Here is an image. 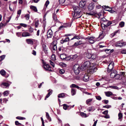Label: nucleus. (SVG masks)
Returning a JSON list of instances; mask_svg holds the SVG:
<instances>
[{"label": "nucleus", "mask_w": 126, "mask_h": 126, "mask_svg": "<svg viewBox=\"0 0 126 126\" xmlns=\"http://www.w3.org/2000/svg\"><path fill=\"white\" fill-rule=\"evenodd\" d=\"M86 0H82L79 3V6L81 8H84L85 5Z\"/></svg>", "instance_id": "obj_10"}, {"label": "nucleus", "mask_w": 126, "mask_h": 126, "mask_svg": "<svg viewBox=\"0 0 126 126\" xmlns=\"http://www.w3.org/2000/svg\"><path fill=\"white\" fill-rule=\"evenodd\" d=\"M15 124L16 126H19L21 124V123H19L17 121H16L15 122Z\"/></svg>", "instance_id": "obj_63"}, {"label": "nucleus", "mask_w": 126, "mask_h": 126, "mask_svg": "<svg viewBox=\"0 0 126 126\" xmlns=\"http://www.w3.org/2000/svg\"><path fill=\"white\" fill-rule=\"evenodd\" d=\"M110 76L111 78H115V79H117L120 78V75L118 74H117V71L115 70L111 72Z\"/></svg>", "instance_id": "obj_1"}, {"label": "nucleus", "mask_w": 126, "mask_h": 126, "mask_svg": "<svg viewBox=\"0 0 126 126\" xmlns=\"http://www.w3.org/2000/svg\"><path fill=\"white\" fill-rule=\"evenodd\" d=\"M103 32H102L100 33L98 36V38H100L101 39H102L104 37L103 36Z\"/></svg>", "instance_id": "obj_42"}, {"label": "nucleus", "mask_w": 126, "mask_h": 126, "mask_svg": "<svg viewBox=\"0 0 126 126\" xmlns=\"http://www.w3.org/2000/svg\"><path fill=\"white\" fill-rule=\"evenodd\" d=\"M25 17L27 20H28L30 18V16L29 14H27L25 16Z\"/></svg>", "instance_id": "obj_51"}, {"label": "nucleus", "mask_w": 126, "mask_h": 126, "mask_svg": "<svg viewBox=\"0 0 126 126\" xmlns=\"http://www.w3.org/2000/svg\"><path fill=\"white\" fill-rule=\"evenodd\" d=\"M5 56L4 55H2L0 56V61H1L3 60L5 58Z\"/></svg>", "instance_id": "obj_44"}, {"label": "nucleus", "mask_w": 126, "mask_h": 126, "mask_svg": "<svg viewBox=\"0 0 126 126\" xmlns=\"http://www.w3.org/2000/svg\"><path fill=\"white\" fill-rule=\"evenodd\" d=\"M42 47L45 53H47V46L45 44H43L42 45Z\"/></svg>", "instance_id": "obj_19"}, {"label": "nucleus", "mask_w": 126, "mask_h": 126, "mask_svg": "<svg viewBox=\"0 0 126 126\" xmlns=\"http://www.w3.org/2000/svg\"><path fill=\"white\" fill-rule=\"evenodd\" d=\"M92 66L90 62L89 61H86L84 62L82 65V66L84 67L85 69H86Z\"/></svg>", "instance_id": "obj_3"}, {"label": "nucleus", "mask_w": 126, "mask_h": 126, "mask_svg": "<svg viewBox=\"0 0 126 126\" xmlns=\"http://www.w3.org/2000/svg\"><path fill=\"white\" fill-rule=\"evenodd\" d=\"M64 72V70L63 69H61L59 71V73L61 74H63Z\"/></svg>", "instance_id": "obj_60"}, {"label": "nucleus", "mask_w": 126, "mask_h": 126, "mask_svg": "<svg viewBox=\"0 0 126 126\" xmlns=\"http://www.w3.org/2000/svg\"><path fill=\"white\" fill-rule=\"evenodd\" d=\"M118 120H119L120 121H122V117H123V115L122 113H119L118 114Z\"/></svg>", "instance_id": "obj_34"}, {"label": "nucleus", "mask_w": 126, "mask_h": 126, "mask_svg": "<svg viewBox=\"0 0 126 126\" xmlns=\"http://www.w3.org/2000/svg\"><path fill=\"white\" fill-rule=\"evenodd\" d=\"M114 22V21H112L111 22L110 21H108L107 20L106 22L107 23L106 24V27L107 28L108 27V26H110L111 24H112V22Z\"/></svg>", "instance_id": "obj_25"}, {"label": "nucleus", "mask_w": 126, "mask_h": 126, "mask_svg": "<svg viewBox=\"0 0 126 126\" xmlns=\"http://www.w3.org/2000/svg\"><path fill=\"white\" fill-rule=\"evenodd\" d=\"M96 99L99 100H100L101 99V98L100 96H96Z\"/></svg>", "instance_id": "obj_61"}, {"label": "nucleus", "mask_w": 126, "mask_h": 126, "mask_svg": "<svg viewBox=\"0 0 126 126\" xmlns=\"http://www.w3.org/2000/svg\"><path fill=\"white\" fill-rule=\"evenodd\" d=\"M109 102L108 100H104L102 101V102L104 103L105 104H107L109 103Z\"/></svg>", "instance_id": "obj_56"}, {"label": "nucleus", "mask_w": 126, "mask_h": 126, "mask_svg": "<svg viewBox=\"0 0 126 126\" xmlns=\"http://www.w3.org/2000/svg\"><path fill=\"white\" fill-rule=\"evenodd\" d=\"M89 74H85L83 78V79L84 81H87L89 79Z\"/></svg>", "instance_id": "obj_13"}, {"label": "nucleus", "mask_w": 126, "mask_h": 126, "mask_svg": "<svg viewBox=\"0 0 126 126\" xmlns=\"http://www.w3.org/2000/svg\"><path fill=\"white\" fill-rule=\"evenodd\" d=\"M118 31H115V32H114L113 33H112L111 35H112V37L114 36L116 34V33H117L118 32Z\"/></svg>", "instance_id": "obj_62"}, {"label": "nucleus", "mask_w": 126, "mask_h": 126, "mask_svg": "<svg viewBox=\"0 0 126 126\" xmlns=\"http://www.w3.org/2000/svg\"><path fill=\"white\" fill-rule=\"evenodd\" d=\"M6 73L5 71L3 69H2L0 71V74L2 76H5L6 75Z\"/></svg>", "instance_id": "obj_33"}, {"label": "nucleus", "mask_w": 126, "mask_h": 126, "mask_svg": "<svg viewBox=\"0 0 126 126\" xmlns=\"http://www.w3.org/2000/svg\"><path fill=\"white\" fill-rule=\"evenodd\" d=\"M92 66H91L90 68V73H93L95 72L97 70V68L96 67H92Z\"/></svg>", "instance_id": "obj_8"}, {"label": "nucleus", "mask_w": 126, "mask_h": 126, "mask_svg": "<svg viewBox=\"0 0 126 126\" xmlns=\"http://www.w3.org/2000/svg\"><path fill=\"white\" fill-rule=\"evenodd\" d=\"M94 110L95 109L94 108V107L92 106H91L89 107L87 109L89 111H91L92 110L94 111Z\"/></svg>", "instance_id": "obj_35"}, {"label": "nucleus", "mask_w": 126, "mask_h": 126, "mask_svg": "<svg viewBox=\"0 0 126 126\" xmlns=\"http://www.w3.org/2000/svg\"><path fill=\"white\" fill-rule=\"evenodd\" d=\"M114 50L113 49L110 50V49H106L105 50V52L107 53L108 51H109V52L108 53L109 54H110L111 53L113 52V51Z\"/></svg>", "instance_id": "obj_38"}, {"label": "nucleus", "mask_w": 126, "mask_h": 126, "mask_svg": "<svg viewBox=\"0 0 126 126\" xmlns=\"http://www.w3.org/2000/svg\"><path fill=\"white\" fill-rule=\"evenodd\" d=\"M51 59L53 61H55L56 60L55 56V55L53 54L52 55Z\"/></svg>", "instance_id": "obj_45"}, {"label": "nucleus", "mask_w": 126, "mask_h": 126, "mask_svg": "<svg viewBox=\"0 0 126 126\" xmlns=\"http://www.w3.org/2000/svg\"><path fill=\"white\" fill-rule=\"evenodd\" d=\"M92 66H91L90 68V73H93L95 72L97 70V68L96 67H92Z\"/></svg>", "instance_id": "obj_9"}, {"label": "nucleus", "mask_w": 126, "mask_h": 126, "mask_svg": "<svg viewBox=\"0 0 126 126\" xmlns=\"http://www.w3.org/2000/svg\"><path fill=\"white\" fill-rule=\"evenodd\" d=\"M105 93L106 96L108 97H109L113 94L110 91L105 92Z\"/></svg>", "instance_id": "obj_20"}, {"label": "nucleus", "mask_w": 126, "mask_h": 126, "mask_svg": "<svg viewBox=\"0 0 126 126\" xmlns=\"http://www.w3.org/2000/svg\"><path fill=\"white\" fill-rule=\"evenodd\" d=\"M1 86L3 88H6L8 86V83L6 82H3L1 84Z\"/></svg>", "instance_id": "obj_26"}, {"label": "nucleus", "mask_w": 126, "mask_h": 126, "mask_svg": "<svg viewBox=\"0 0 126 126\" xmlns=\"http://www.w3.org/2000/svg\"><path fill=\"white\" fill-rule=\"evenodd\" d=\"M49 63H50V64L53 67H55L54 63L51 60L49 61Z\"/></svg>", "instance_id": "obj_52"}, {"label": "nucleus", "mask_w": 126, "mask_h": 126, "mask_svg": "<svg viewBox=\"0 0 126 126\" xmlns=\"http://www.w3.org/2000/svg\"><path fill=\"white\" fill-rule=\"evenodd\" d=\"M69 26L67 25H63L61 26L59 28V30H62L65 28H66L67 27H68Z\"/></svg>", "instance_id": "obj_30"}, {"label": "nucleus", "mask_w": 126, "mask_h": 126, "mask_svg": "<svg viewBox=\"0 0 126 126\" xmlns=\"http://www.w3.org/2000/svg\"><path fill=\"white\" fill-rule=\"evenodd\" d=\"M76 13V14H73V13L72 14V15L73 16L75 17V19H77L81 17V12L79 13Z\"/></svg>", "instance_id": "obj_12"}, {"label": "nucleus", "mask_w": 126, "mask_h": 126, "mask_svg": "<svg viewBox=\"0 0 126 126\" xmlns=\"http://www.w3.org/2000/svg\"><path fill=\"white\" fill-rule=\"evenodd\" d=\"M73 69L76 75L80 73V67L78 64H76L73 66Z\"/></svg>", "instance_id": "obj_2"}, {"label": "nucleus", "mask_w": 126, "mask_h": 126, "mask_svg": "<svg viewBox=\"0 0 126 126\" xmlns=\"http://www.w3.org/2000/svg\"><path fill=\"white\" fill-rule=\"evenodd\" d=\"M3 94L5 96H7L8 95V91H5L3 92Z\"/></svg>", "instance_id": "obj_47"}, {"label": "nucleus", "mask_w": 126, "mask_h": 126, "mask_svg": "<svg viewBox=\"0 0 126 126\" xmlns=\"http://www.w3.org/2000/svg\"><path fill=\"white\" fill-rule=\"evenodd\" d=\"M87 14L89 15L92 16L94 15L95 14V13L94 12H91L89 13H87Z\"/></svg>", "instance_id": "obj_50"}, {"label": "nucleus", "mask_w": 126, "mask_h": 126, "mask_svg": "<svg viewBox=\"0 0 126 126\" xmlns=\"http://www.w3.org/2000/svg\"><path fill=\"white\" fill-rule=\"evenodd\" d=\"M123 44L122 43H118L116 44L115 46L116 47H121L123 46Z\"/></svg>", "instance_id": "obj_37"}, {"label": "nucleus", "mask_w": 126, "mask_h": 126, "mask_svg": "<svg viewBox=\"0 0 126 126\" xmlns=\"http://www.w3.org/2000/svg\"><path fill=\"white\" fill-rule=\"evenodd\" d=\"M121 53L123 54H126V49H123L121 51Z\"/></svg>", "instance_id": "obj_64"}, {"label": "nucleus", "mask_w": 126, "mask_h": 126, "mask_svg": "<svg viewBox=\"0 0 126 126\" xmlns=\"http://www.w3.org/2000/svg\"><path fill=\"white\" fill-rule=\"evenodd\" d=\"M111 106L110 105H106L105 106H104L103 107V108H106L107 109H109L111 107Z\"/></svg>", "instance_id": "obj_46"}, {"label": "nucleus", "mask_w": 126, "mask_h": 126, "mask_svg": "<svg viewBox=\"0 0 126 126\" xmlns=\"http://www.w3.org/2000/svg\"><path fill=\"white\" fill-rule=\"evenodd\" d=\"M93 100L92 98L86 100V103L87 104H88L89 103L91 102Z\"/></svg>", "instance_id": "obj_43"}, {"label": "nucleus", "mask_w": 126, "mask_h": 126, "mask_svg": "<svg viewBox=\"0 0 126 126\" xmlns=\"http://www.w3.org/2000/svg\"><path fill=\"white\" fill-rule=\"evenodd\" d=\"M114 67V63L113 62H111L108 66L107 71L108 72H110L113 69Z\"/></svg>", "instance_id": "obj_4"}, {"label": "nucleus", "mask_w": 126, "mask_h": 126, "mask_svg": "<svg viewBox=\"0 0 126 126\" xmlns=\"http://www.w3.org/2000/svg\"><path fill=\"white\" fill-rule=\"evenodd\" d=\"M102 7L105 10L109 11V12H110V10L111 9V8H110L108 6H103Z\"/></svg>", "instance_id": "obj_21"}, {"label": "nucleus", "mask_w": 126, "mask_h": 126, "mask_svg": "<svg viewBox=\"0 0 126 126\" xmlns=\"http://www.w3.org/2000/svg\"><path fill=\"white\" fill-rule=\"evenodd\" d=\"M87 58L88 59H90L92 56L91 54L89 53H87L86 54V56Z\"/></svg>", "instance_id": "obj_39"}, {"label": "nucleus", "mask_w": 126, "mask_h": 126, "mask_svg": "<svg viewBox=\"0 0 126 126\" xmlns=\"http://www.w3.org/2000/svg\"><path fill=\"white\" fill-rule=\"evenodd\" d=\"M94 4L90 3L88 7V10L89 11L92 10L94 8Z\"/></svg>", "instance_id": "obj_15"}, {"label": "nucleus", "mask_w": 126, "mask_h": 126, "mask_svg": "<svg viewBox=\"0 0 126 126\" xmlns=\"http://www.w3.org/2000/svg\"><path fill=\"white\" fill-rule=\"evenodd\" d=\"M107 20H106L105 18H102L101 19V21L103 22V23H105L106 22Z\"/></svg>", "instance_id": "obj_58"}, {"label": "nucleus", "mask_w": 126, "mask_h": 126, "mask_svg": "<svg viewBox=\"0 0 126 126\" xmlns=\"http://www.w3.org/2000/svg\"><path fill=\"white\" fill-rule=\"evenodd\" d=\"M49 1L47 0L45 4V6L46 7H47L48 6V5L49 4Z\"/></svg>", "instance_id": "obj_53"}, {"label": "nucleus", "mask_w": 126, "mask_h": 126, "mask_svg": "<svg viewBox=\"0 0 126 126\" xmlns=\"http://www.w3.org/2000/svg\"><path fill=\"white\" fill-rule=\"evenodd\" d=\"M31 9L33 10L35 12H37V10L36 7L33 6L31 5L30 6Z\"/></svg>", "instance_id": "obj_29"}, {"label": "nucleus", "mask_w": 126, "mask_h": 126, "mask_svg": "<svg viewBox=\"0 0 126 126\" xmlns=\"http://www.w3.org/2000/svg\"><path fill=\"white\" fill-rule=\"evenodd\" d=\"M53 35V33L51 30H48L47 32V38H51Z\"/></svg>", "instance_id": "obj_11"}, {"label": "nucleus", "mask_w": 126, "mask_h": 126, "mask_svg": "<svg viewBox=\"0 0 126 126\" xmlns=\"http://www.w3.org/2000/svg\"><path fill=\"white\" fill-rule=\"evenodd\" d=\"M66 0H59V3L61 4L65 2Z\"/></svg>", "instance_id": "obj_55"}, {"label": "nucleus", "mask_w": 126, "mask_h": 126, "mask_svg": "<svg viewBox=\"0 0 126 126\" xmlns=\"http://www.w3.org/2000/svg\"><path fill=\"white\" fill-rule=\"evenodd\" d=\"M106 24L105 23L102 24H101V27H102V28L103 29H105V27H106Z\"/></svg>", "instance_id": "obj_57"}, {"label": "nucleus", "mask_w": 126, "mask_h": 126, "mask_svg": "<svg viewBox=\"0 0 126 126\" xmlns=\"http://www.w3.org/2000/svg\"><path fill=\"white\" fill-rule=\"evenodd\" d=\"M51 49L52 50H57V46L56 44H52L51 46Z\"/></svg>", "instance_id": "obj_22"}, {"label": "nucleus", "mask_w": 126, "mask_h": 126, "mask_svg": "<svg viewBox=\"0 0 126 126\" xmlns=\"http://www.w3.org/2000/svg\"><path fill=\"white\" fill-rule=\"evenodd\" d=\"M63 108L64 110H66L67 108L69 107V106H67L65 104H64L63 105Z\"/></svg>", "instance_id": "obj_48"}, {"label": "nucleus", "mask_w": 126, "mask_h": 126, "mask_svg": "<svg viewBox=\"0 0 126 126\" xmlns=\"http://www.w3.org/2000/svg\"><path fill=\"white\" fill-rule=\"evenodd\" d=\"M73 9L74 11L73 14H76V13H79L81 12V11L80 8L78 6H73Z\"/></svg>", "instance_id": "obj_5"}, {"label": "nucleus", "mask_w": 126, "mask_h": 126, "mask_svg": "<svg viewBox=\"0 0 126 126\" xmlns=\"http://www.w3.org/2000/svg\"><path fill=\"white\" fill-rule=\"evenodd\" d=\"M64 96V93H63L60 94L58 95V97L59 98H63Z\"/></svg>", "instance_id": "obj_41"}, {"label": "nucleus", "mask_w": 126, "mask_h": 126, "mask_svg": "<svg viewBox=\"0 0 126 126\" xmlns=\"http://www.w3.org/2000/svg\"><path fill=\"white\" fill-rule=\"evenodd\" d=\"M20 25L21 26L25 28H26L27 26V25L26 24L21 23L20 24Z\"/></svg>", "instance_id": "obj_49"}, {"label": "nucleus", "mask_w": 126, "mask_h": 126, "mask_svg": "<svg viewBox=\"0 0 126 126\" xmlns=\"http://www.w3.org/2000/svg\"><path fill=\"white\" fill-rule=\"evenodd\" d=\"M35 25L36 28L38 27L39 24V20L38 19H35Z\"/></svg>", "instance_id": "obj_27"}, {"label": "nucleus", "mask_w": 126, "mask_h": 126, "mask_svg": "<svg viewBox=\"0 0 126 126\" xmlns=\"http://www.w3.org/2000/svg\"><path fill=\"white\" fill-rule=\"evenodd\" d=\"M48 91V93L47 95L45 98V100H46L47 98H48L52 93V90L49 89Z\"/></svg>", "instance_id": "obj_17"}, {"label": "nucleus", "mask_w": 126, "mask_h": 126, "mask_svg": "<svg viewBox=\"0 0 126 126\" xmlns=\"http://www.w3.org/2000/svg\"><path fill=\"white\" fill-rule=\"evenodd\" d=\"M31 34H30L29 32H23L22 34V36L23 37H26L30 36Z\"/></svg>", "instance_id": "obj_14"}, {"label": "nucleus", "mask_w": 126, "mask_h": 126, "mask_svg": "<svg viewBox=\"0 0 126 126\" xmlns=\"http://www.w3.org/2000/svg\"><path fill=\"white\" fill-rule=\"evenodd\" d=\"M56 13L54 12L52 15V18L55 21H56L57 20V18Z\"/></svg>", "instance_id": "obj_24"}, {"label": "nucleus", "mask_w": 126, "mask_h": 126, "mask_svg": "<svg viewBox=\"0 0 126 126\" xmlns=\"http://www.w3.org/2000/svg\"><path fill=\"white\" fill-rule=\"evenodd\" d=\"M82 43L81 41H78L76 42L74 45V46H77L82 44Z\"/></svg>", "instance_id": "obj_23"}, {"label": "nucleus", "mask_w": 126, "mask_h": 126, "mask_svg": "<svg viewBox=\"0 0 126 126\" xmlns=\"http://www.w3.org/2000/svg\"><path fill=\"white\" fill-rule=\"evenodd\" d=\"M44 69L48 71H52L50 66L48 64L46 63L43 64V66Z\"/></svg>", "instance_id": "obj_6"}, {"label": "nucleus", "mask_w": 126, "mask_h": 126, "mask_svg": "<svg viewBox=\"0 0 126 126\" xmlns=\"http://www.w3.org/2000/svg\"><path fill=\"white\" fill-rule=\"evenodd\" d=\"M9 8L11 11L13 12L15 10V5L14 4L9 5Z\"/></svg>", "instance_id": "obj_18"}, {"label": "nucleus", "mask_w": 126, "mask_h": 126, "mask_svg": "<svg viewBox=\"0 0 126 126\" xmlns=\"http://www.w3.org/2000/svg\"><path fill=\"white\" fill-rule=\"evenodd\" d=\"M71 94L72 95H75L76 92V90L73 88H72L71 89Z\"/></svg>", "instance_id": "obj_31"}, {"label": "nucleus", "mask_w": 126, "mask_h": 126, "mask_svg": "<svg viewBox=\"0 0 126 126\" xmlns=\"http://www.w3.org/2000/svg\"><path fill=\"white\" fill-rule=\"evenodd\" d=\"M26 41L27 43L29 44H32L33 43V41L30 39H27Z\"/></svg>", "instance_id": "obj_32"}, {"label": "nucleus", "mask_w": 126, "mask_h": 126, "mask_svg": "<svg viewBox=\"0 0 126 126\" xmlns=\"http://www.w3.org/2000/svg\"><path fill=\"white\" fill-rule=\"evenodd\" d=\"M66 56V55L65 54H61L60 55V57L62 60H65Z\"/></svg>", "instance_id": "obj_28"}, {"label": "nucleus", "mask_w": 126, "mask_h": 126, "mask_svg": "<svg viewBox=\"0 0 126 126\" xmlns=\"http://www.w3.org/2000/svg\"><path fill=\"white\" fill-rule=\"evenodd\" d=\"M84 38L80 36L79 35H75L73 37V38H72L71 40H73L74 39H83Z\"/></svg>", "instance_id": "obj_16"}, {"label": "nucleus", "mask_w": 126, "mask_h": 126, "mask_svg": "<svg viewBox=\"0 0 126 126\" xmlns=\"http://www.w3.org/2000/svg\"><path fill=\"white\" fill-rule=\"evenodd\" d=\"M125 25V23L124 22L122 21L120 22L119 24V25L121 27H122L124 26Z\"/></svg>", "instance_id": "obj_40"}, {"label": "nucleus", "mask_w": 126, "mask_h": 126, "mask_svg": "<svg viewBox=\"0 0 126 126\" xmlns=\"http://www.w3.org/2000/svg\"><path fill=\"white\" fill-rule=\"evenodd\" d=\"M71 88H76L77 89H79L80 87L78 86L75 84H72L70 86Z\"/></svg>", "instance_id": "obj_36"}, {"label": "nucleus", "mask_w": 126, "mask_h": 126, "mask_svg": "<svg viewBox=\"0 0 126 126\" xmlns=\"http://www.w3.org/2000/svg\"><path fill=\"white\" fill-rule=\"evenodd\" d=\"M69 37H67L64 40H63L64 42H66L69 41Z\"/></svg>", "instance_id": "obj_59"}, {"label": "nucleus", "mask_w": 126, "mask_h": 126, "mask_svg": "<svg viewBox=\"0 0 126 126\" xmlns=\"http://www.w3.org/2000/svg\"><path fill=\"white\" fill-rule=\"evenodd\" d=\"M16 118L19 120H23L25 119V118L20 116H17L16 117Z\"/></svg>", "instance_id": "obj_54"}, {"label": "nucleus", "mask_w": 126, "mask_h": 126, "mask_svg": "<svg viewBox=\"0 0 126 126\" xmlns=\"http://www.w3.org/2000/svg\"><path fill=\"white\" fill-rule=\"evenodd\" d=\"M86 39L88 40L89 42L91 44L94 43L96 40L95 38L93 37H88Z\"/></svg>", "instance_id": "obj_7"}]
</instances>
